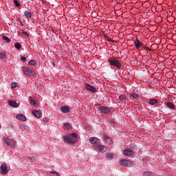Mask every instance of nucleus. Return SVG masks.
<instances>
[{"mask_svg": "<svg viewBox=\"0 0 176 176\" xmlns=\"http://www.w3.org/2000/svg\"><path fill=\"white\" fill-rule=\"evenodd\" d=\"M77 138L78 134L76 133H72L69 135L63 136L64 142L66 144H75Z\"/></svg>", "mask_w": 176, "mask_h": 176, "instance_id": "f257e3e1", "label": "nucleus"}, {"mask_svg": "<svg viewBox=\"0 0 176 176\" xmlns=\"http://www.w3.org/2000/svg\"><path fill=\"white\" fill-rule=\"evenodd\" d=\"M25 17H27V19H31L32 14H31V12L30 11H26V12H25Z\"/></svg>", "mask_w": 176, "mask_h": 176, "instance_id": "412c9836", "label": "nucleus"}, {"mask_svg": "<svg viewBox=\"0 0 176 176\" xmlns=\"http://www.w3.org/2000/svg\"><path fill=\"white\" fill-rule=\"evenodd\" d=\"M119 100H120V101H124V100H127V98H126V96L124 95H120L119 96Z\"/></svg>", "mask_w": 176, "mask_h": 176, "instance_id": "bb28decb", "label": "nucleus"}, {"mask_svg": "<svg viewBox=\"0 0 176 176\" xmlns=\"http://www.w3.org/2000/svg\"><path fill=\"white\" fill-rule=\"evenodd\" d=\"M60 111L63 113H68V112H69V108H68V107L63 106L60 108Z\"/></svg>", "mask_w": 176, "mask_h": 176, "instance_id": "2eb2a0df", "label": "nucleus"}, {"mask_svg": "<svg viewBox=\"0 0 176 176\" xmlns=\"http://www.w3.org/2000/svg\"><path fill=\"white\" fill-rule=\"evenodd\" d=\"M134 45L136 49H140V47L142 46V42L140 41L138 39H136L134 41Z\"/></svg>", "mask_w": 176, "mask_h": 176, "instance_id": "9d476101", "label": "nucleus"}, {"mask_svg": "<svg viewBox=\"0 0 176 176\" xmlns=\"http://www.w3.org/2000/svg\"><path fill=\"white\" fill-rule=\"evenodd\" d=\"M52 174H56V176H60L59 173H57L56 171H52L51 172Z\"/></svg>", "mask_w": 176, "mask_h": 176, "instance_id": "c9c22d12", "label": "nucleus"}, {"mask_svg": "<svg viewBox=\"0 0 176 176\" xmlns=\"http://www.w3.org/2000/svg\"><path fill=\"white\" fill-rule=\"evenodd\" d=\"M166 105L168 108H170V109H175V105L174 104H173L172 102H168L166 103Z\"/></svg>", "mask_w": 176, "mask_h": 176, "instance_id": "f3484780", "label": "nucleus"}, {"mask_svg": "<svg viewBox=\"0 0 176 176\" xmlns=\"http://www.w3.org/2000/svg\"><path fill=\"white\" fill-rule=\"evenodd\" d=\"M22 34H23V35H25L26 36H28V34L27 33V32H23Z\"/></svg>", "mask_w": 176, "mask_h": 176, "instance_id": "58836bf2", "label": "nucleus"}, {"mask_svg": "<svg viewBox=\"0 0 176 176\" xmlns=\"http://www.w3.org/2000/svg\"><path fill=\"white\" fill-rule=\"evenodd\" d=\"M3 41H6V42H7V43H10V38H9V37H8L6 36H3Z\"/></svg>", "mask_w": 176, "mask_h": 176, "instance_id": "a878e982", "label": "nucleus"}, {"mask_svg": "<svg viewBox=\"0 0 176 176\" xmlns=\"http://www.w3.org/2000/svg\"><path fill=\"white\" fill-rule=\"evenodd\" d=\"M23 72L26 76H34L35 75V72L30 70V69L26 67L23 68Z\"/></svg>", "mask_w": 176, "mask_h": 176, "instance_id": "7ed1b4c3", "label": "nucleus"}, {"mask_svg": "<svg viewBox=\"0 0 176 176\" xmlns=\"http://www.w3.org/2000/svg\"><path fill=\"white\" fill-rule=\"evenodd\" d=\"M5 143L6 144V145H8V146H11L13 148V146H14L16 145V142H14V140H13L11 138H6L4 139Z\"/></svg>", "mask_w": 176, "mask_h": 176, "instance_id": "20e7f679", "label": "nucleus"}, {"mask_svg": "<svg viewBox=\"0 0 176 176\" xmlns=\"http://www.w3.org/2000/svg\"><path fill=\"white\" fill-rule=\"evenodd\" d=\"M99 111H100V112H102L103 113H105L106 115L109 113V112H110L108 107H102V106L99 107Z\"/></svg>", "mask_w": 176, "mask_h": 176, "instance_id": "0eeeda50", "label": "nucleus"}, {"mask_svg": "<svg viewBox=\"0 0 176 176\" xmlns=\"http://www.w3.org/2000/svg\"><path fill=\"white\" fill-rule=\"evenodd\" d=\"M32 116H35V118H41L42 116V113H41L38 110H33L32 111Z\"/></svg>", "mask_w": 176, "mask_h": 176, "instance_id": "423d86ee", "label": "nucleus"}, {"mask_svg": "<svg viewBox=\"0 0 176 176\" xmlns=\"http://www.w3.org/2000/svg\"><path fill=\"white\" fill-rule=\"evenodd\" d=\"M30 104L31 105L35 106V105H36V101L34 99H32V100H30Z\"/></svg>", "mask_w": 176, "mask_h": 176, "instance_id": "7c9ffc66", "label": "nucleus"}, {"mask_svg": "<svg viewBox=\"0 0 176 176\" xmlns=\"http://www.w3.org/2000/svg\"><path fill=\"white\" fill-rule=\"evenodd\" d=\"M21 61H27V58H25V56H21Z\"/></svg>", "mask_w": 176, "mask_h": 176, "instance_id": "f704fd0d", "label": "nucleus"}, {"mask_svg": "<svg viewBox=\"0 0 176 176\" xmlns=\"http://www.w3.org/2000/svg\"><path fill=\"white\" fill-rule=\"evenodd\" d=\"M43 121H44L45 123H47V122H49V118H43Z\"/></svg>", "mask_w": 176, "mask_h": 176, "instance_id": "4c0bfd02", "label": "nucleus"}, {"mask_svg": "<svg viewBox=\"0 0 176 176\" xmlns=\"http://www.w3.org/2000/svg\"><path fill=\"white\" fill-rule=\"evenodd\" d=\"M63 129H65V130H71V129H72V126H71V124H69V123H65L63 124Z\"/></svg>", "mask_w": 176, "mask_h": 176, "instance_id": "a211bd4d", "label": "nucleus"}, {"mask_svg": "<svg viewBox=\"0 0 176 176\" xmlns=\"http://www.w3.org/2000/svg\"><path fill=\"white\" fill-rule=\"evenodd\" d=\"M109 63H110L111 65L116 67V68H122V64L118 60V59H111L109 60Z\"/></svg>", "mask_w": 176, "mask_h": 176, "instance_id": "f03ea898", "label": "nucleus"}, {"mask_svg": "<svg viewBox=\"0 0 176 176\" xmlns=\"http://www.w3.org/2000/svg\"><path fill=\"white\" fill-rule=\"evenodd\" d=\"M86 89H87V90L91 91V93H96V88H94L93 86H91L90 85H87Z\"/></svg>", "mask_w": 176, "mask_h": 176, "instance_id": "ddd939ff", "label": "nucleus"}, {"mask_svg": "<svg viewBox=\"0 0 176 176\" xmlns=\"http://www.w3.org/2000/svg\"><path fill=\"white\" fill-rule=\"evenodd\" d=\"M91 144H100V139L97 138H90Z\"/></svg>", "mask_w": 176, "mask_h": 176, "instance_id": "4468645a", "label": "nucleus"}, {"mask_svg": "<svg viewBox=\"0 0 176 176\" xmlns=\"http://www.w3.org/2000/svg\"><path fill=\"white\" fill-rule=\"evenodd\" d=\"M121 164H122V166H130L131 164V161H129L127 160H123L120 161Z\"/></svg>", "mask_w": 176, "mask_h": 176, "instance_id": "f8f14e48", "label": "nucleus"}, {"mask_svg": "<svg viewBox=\"0 0 176 176\" xmlns=\"http://www.w3.org/2000/svg\"><path fill=\"white\" fill-rule=\"evenodd\" d=\"M143 176H152V172L146 171L143 173Z\"/></svg>", "mask_w": 176, "mask_h": 176, "instance_id": "cd10ccee", "label": "nucleus"}, {"mask_svg": "<svg viewBox=\"0 0 176 176\" xmlns=\"http://www.w3.org/2000/svg\"><path fill=\"white\" fill-rule=\"evenodd\" d=\"M131 97H132V98H133V100H138L139 96L137 94H131Z\"/></svg>", "mask_w": 176, "mask_h": 176, "instance_id": "5701e85b", "label": "nucleus"}, {"mask_svg": "<svg viewBox=\"0 0 176 176\" xmlns=\"http://www.w3.org/2000/svg\"><path fill=\"white\" fill-rule=\"evenodd\" d=\"M14 3L16 6V8H20L21 6L20 3H19L17 0H14Z\"/></svg>", "mask_w": 176, "mask_h": 176, "instance_id": "2f4dec72", "label": "nucleus"}, {"mask_svg": "<svg viewBox=\"0 0 176 176\" xmlns=\"http://www.w3.org/2000/svg\"><path fill=\"white\" fill-rule=\"evenodd\" d=\"M14 47L18 50H20V49H21V45L19 43H16L14 44Z\"/></svg>", "mask_w": 176, "mask_h": 176, "instance_id": "393cba45", "label": "nucleus"}, {"mask_svg": "<svg viewBox=\"0 0 176 176\" xmlns=\"http://www.w3.org/2000/svg\"><path fill=\"white\" fill-rule=\"evenodd\" d=\"M104 140H105L106 142H107L108 144H111V142H112V140H111V138H109V137H108V136H105V137H104Z\"/></svg>", "mask_w": 176, "mask_h": 176, "instance_id": "b1692460", "label": "nucleus"}, {"mask_svg": "<svg viewBox=\"0 0 176 176\" xmlns=\"http://www.w3.org/2000/svg\"><path fill=\"white\" fill-rule=\"evenodd\" d=\"M130 148H131V149H133L134 151H135V149H137V146L134 144H131L130 145Z\"/></svg>", "mask_w": 176, "mask_h": 176, "instance_id": "473e14b6", "label": "nucleus"}, {"mask_svg": "<svg viewBox=\"0 0 176 176\" xmlns=\"http://www.w3.org/2000/svg\"><path fill=\"white\" fill-rule=\"evenodd\" d=\"M16 118L18 119V120H21L22 122H25L27 120V118L23 114H17L16 116Z\"/></svg>", "mask_w": 176, "mask_h": 176, "instance_id": "6e6552de", "label": "nucleus"}, {"mask_svg": "<svg viewBox=\"0 0 176 176\" xmlns=\"http://www.w3.org/2000/svg\"><path fill=\"white\" fill-rule=\"evenodd\" d=\"M0 58L1 60H3L6 58V52H0Z\"/></svg>", "mask_w": 176, "mask_h": 176, "instance_id": "4be33fe9", "label": "nucleus"}, {"mask_svg": "<svg viewBox=\"0 0 176 176\" xmlns=\"http://www.w3.org/2000/svg\"><path fill=\"white\" fill-rule=\"evenodd\" d=\"M157 100L156 99H151L149 100L150 105H156L157 104Z\"/></svg>", "mask_w": 176, "mask_h": 176, "instance_id": "aec40b11", "label": "nucleus"}, {"mask_svg": "<svg viewBox=\"0 0 176 176\" xmlns=\"http://www.w3.org/2000/svg\"><path fill=\"white\" fill-rule=\"evenodd\" d=\"M124 155H125V156H133L134 151L130 149H125L124 150Z\"/></svg>", "mask_w": 176, "mask_h": 176, "instance_id": "1a4fd4ad", "label": "nucleus"}, {"mask_svg": "<svg viewBox=\"0 0 176 176\" xmlns=\"http://www.w3.org/2000/svg\"><path fill=\"white\" fill-rule=\"evenodd\" d=\"M96 149H98V151H100V152H105V147L104 146L98 145L96 146Z\"/></svg>", "mask_w": 176, "mask_h": 176, "instance_id": "6ab92c4d", "label": "nucleus"}, {"mask_svg": "<svg viewBox=\"0 0 176 176\" xmlns=\"http://www.w3.org/2000/svg\"><path fill=\"white\" fill-rule=\"evenodd\" d=\"M113 153H105V157L106 159H108V160H111V159H113Z\"/></svg>", "mask_w": 176, "mask_h": 176, "instance_id": "dca6fc26", "label": "nucleus"}, {"mask_svg": "<svg viewBox=\"0 0 176 176\" xmlns=\"http://www.w3.org/2000/svg\"><path fill=\"white\" fill-rule=\"evenodd\" d=\"M144 49H146V50H148L149 52H152V50L148 47L146 45H144Z\"/></svg>", "mask_w": 176, "mask_h": 176, "instance_id": "e433bc0d", "label": "nucleus"}, {"mask_svg": "<svg viewBox=\"0 0 176 176\" xmlns=\"http://www.w3.org/2000/svg\"><path fill=\"white\" fill-rule=\"evenodd\" d=\"M29 159L32 161V162H36V157H34V156H32V157H29Z\"/></svg>", "mask_w": 176, "mask_h": 176, "instance_id": "72a5a7b5", "label": "nucleus"}, {"mask_svg": "<svg viewBox=\"0 0 176 176\" xmlns=\"http://www.w3.org/2000/svg\"><path fill=\"white\" fill-rule=\"evenodd\" d=\"M0 173L2 174V175H6L8 173H9V170H8V166L4 164H1L0 167Z\"/></svg>", "mask_w": 176, "mask_h": 176, "instance_id": "39448f33", "label": "nucleus"}, {"mask_svg": "<svg viewBox=\"0 0 176 176\" xmlns=\"http://www.w3.org/2000/svg\"><path fill=\"white\" fill-rule=\"evenodd\" d=\"M29 65H35L36 64V62H35L34 60H31L28 63Z\"/></svg>", "mask_w": 176, "mask_h": 176, "instance_id": "c85d7f7f", "label": "nucleus"}, {"mask_svg": "<svg viewBox=\"0 0 176 176\" xmlns=\"http://www.w3.org/2000/svg\"><path fill=\"white\" fill-rule=\"evenodd\" d=\"M19 87V84L17 82H12V89H16V87Z\"/></svg>", "mask_w": 176, "mask_h": 176, "instance_id": "c756f323", "label": "nucleus"}, {"mask_svg": "<svg viewBox=\"0 0 176 176\" xmlns=\"http://www.w3.org/2000/svg\"><path fill=\"white\" fill-rule=\"evenodd\" d=\"M8 104L10 107H12L14 108H17V107H19V104L13 100L8 101Z\"/></svg>", "mask_w": 176, "mask_h": 176, "instance_id": "9b49d317", "label": "nucleus"}, {"mask_svg": "<svg viewBox=\"0 0 176 176\" xmlns=\"http://www.w3.org/2000/svg\"><path fill=\"white\" fill-rule=\"evenodd\" d=\"M1 124H0V129H1Z\"/></svg>", "mask_w": 176, "mask_h": 176, "instance_id": "ea45409f", "label": "nucleus"}]
</instances>
